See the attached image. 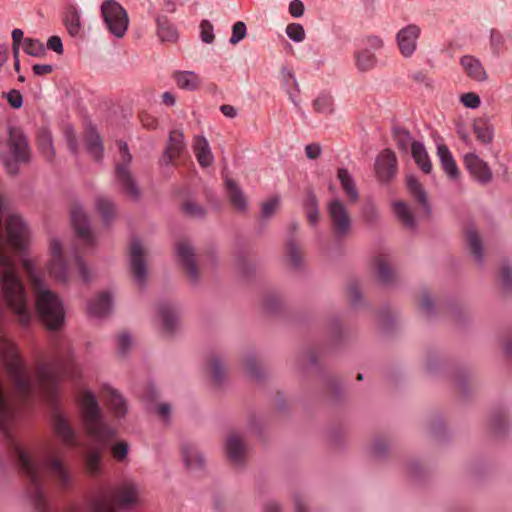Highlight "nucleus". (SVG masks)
Instances as JSON below:
<instances>
[{
    "label": "nucleus",
    "instance_id": "nucleus-1",
    "mask_svg": "<svg viewBox=\"0 0 512 512\" xmlns=\"http://www.w3.org/2000/svg\"><path fill=\"white\" fill-rule=\"evenodd\" d=\"M0 267L4 270L1 273L0 286L6 304L14 311L18 321L22 325L30 322V312L27 306L25 288L16 274L15 264L8 256L0 243Z\"/></svg>",
    "mask_w": 512,
    "mask_h": 512
},
{
    "label": "nucleus",
    "instance_id": "nucleus-2",
    "mask_svg": "<svg viewBox=\"0 0 512 512\" xmlns=\"http://www.w3.org/2000/svg\"><path fill=\"white\" fill-rule=\"evenodd\" d=\"M36 374L41 393L50 405L56 407L60 379L74 378L77 371L72 355L66 352L57 353L50 361L40 364Z\"/></svg>",
    "mask_w": 512,
    "mask_h": 512
},
{
    "label": "nucleus",
    "instance_id": "nucleus-3",
    "mask_svg": "<svg viewBox=\"0 0 512 512\" xmlns=\"http://www.w3.org/2000/svg\"><path fill=\"white\" fill-rule=\"evenodd\" d=\"M23 267L28 273L33 290L36 294V311L40 320L49 330H58L64 322V309L57 294L44 289L43 282L34 272L33 263L30 260L23 261Z\"/></svg>",
    "mask_w": 512,
    "mask_h": 512
},
{
    "label": "nucleus",
    "instance_id": "nucleus-4",
    "mask_svg": "<svg viewBox=\"0 0 512 512\" xmlns=\"http://www.w3.org/2000/svg\"><path fill=\"white\" fill-rule=\"evenodd\" d=\"M78 404L84 428L90 437L98 441H106L114 436L115 432L103 421L100 406L91 391H83Z\"/></svg>",
    "mask_w": 512,
    "mask_h": 512
},
{
    "label": "nucleus",
    "instance_id": "nucleus-5",
    "mask_svg": "<svg viewBox=\"0 0 512 512\" xmlns=\"http://www.w3.org/2000/svg\"><path fill=\"white\" fill-rule=\"evenodd\" d=\"M137 500V488L133 483H124L114 491H101L91 502L93 512H116L115 505L124 508Z\"/></svg>",
    "mask_w": 512,
    "mask_h": 512
},
{
    "label": "nucleus",
    "instance_id": "nucleus-6",
    "mask_svg": "<svg viewBox=\"0 0 512 512\" xmlns=\"http://www.w3.org/2000/svg\"><path fill=\"white\" fill-rule=\"evenodd\" d=\"M119 150L122 160L115 165V184L122 194L134 201H137L141 196V190L135 176L130 170L132 156L129 153L128 146L125 142H120Z\"/></svg>",
    "mask_w": 512,
    "mask_h": 512
},
{
    "label": "nucleus",
    "instance_id": "nucleus-7",
    "mask_svg": "<svg viewBox=\"0 0 512 512\" xmlns=\"http://www.w3.org/2000/svg\"><path fill=\"white\" fill-rule=\"evenodd\" d=\"M101 12L108 30L117 38L123 37L128 28L125 9L118 2L108 0L102 4Z\"/></svg>",
    "mask_w": 512,
    "mask_h": 512
},
{
    "label": "nucleus",
    "instance_id": "nucleus-8",
    "mask_svg": "<svg viewBox=\"0 0 512 512\" xmlns=\"http://www.w3.org/2000/svg\"><path fill=\"white\" fill-rule=\"evenodd\" d=\"M327 212L334 235L337 238L346 237L350 232L352 221L344 203L339 199H333L327 206Z\"/></svg>",
    "mask_w": 512,
    "mask_h": 512
},
{
    "label": "nucleus",
    "instance_id": "nucleus-9",
    "mask_svg": "<svg viewBox=\"0 0 512 512\" xmlns=\"http://www.w3.org/2000/svg\"><path fill=\"white\" fill-rule=\"evenodd\" d=\"M8 244L17 251L26 249L29 230L26 223L18 215H10L5 222Z\"/></svg>",
    "mask_w": 512,
    "mask_h": 512
},
{
    "label": "nucleus",
    "instance_id": "nucleus-10",
    "mask_svg": "<svg viewBox=\"0 0 512 512\" xmlns=\"http://www.w3.org/2000/svg\"><path fill=\"white\" fill-rule=\"evenodd\" d=\"M374 170L380 182H390L397 174V157L394 151L388 148L381 151L376 158Z\"/></svg>",
    "mask_w": 512,
    "mask_h": 512
},
{
    "label": "nucleus",
    "instance_id": "nucleus-11",
    "mask_svg": "<svg viewBox=\"0 0 512 512\" xmlns=\"http://www.w3.org/2000/svg\"><path fill=\"white\" fill-rule=\"evenodd\" d=\"M130 268L133 278L140 287H144L147 277L144 251L139 239H133L129 248Z\"/></svg>",
    "mask_w": 512,
    "mask_h": 512
},
{
    "label": "nucleus",
    "instance_id": "nucleus-12",
    "mask_svg": "<svg viewBox=\"0 0 512 512\" xmlns=\"http://www.w3.org/2000/svg\"><path fill=\"white\" fill-rule=\"evenodd\" d=\"M8 146L17 161L28 162L30 150L26 136L19 127L10 126L8 129Z\"/></svg>",
    "mask_w": 512,
    "mask_h": 512
},
{
    "label": "nucleus",
    "instance_id": "nucleus-13",
    "mask_svg": "<svg viewBox=\"0 0 512 512\" xmlns=\"http://www.w3.org/2000/svg\"><path fill=\"white\" fill-rule=\"evenodd\" d=\"M464 164L471 176L481 184H487L492 180V171L488 164L478 155L469 153L464 157Z\"/></svg>",
    "mask_w": 512,
    "mask_h": 512
},
{
    "label": "nucleus",
    "instance_id": "nucleus-14",
    "mask_svg": "<svg viewBox=\"0 0 512 512\" xmlns=\"http://www.w3.org/2000/svg\"><path fill=\"white\" fill-rule=\"evenodd\" d=\"M186 148L184 142V135L181 130H171L168 136L167 145L162 154V162L165 165L173 164L174 160L178 159Z\"/></svg>",
    "mask_w": 512,
    "mask_h": 512
},
{
    "label": "nucleus",
    "instance_id": "nucleus-15",
    "mask_svg": "<svg viewBox=\"0 0 512 512\" xmlns=\"http://www.w3.org/2000/svg\"><path fill=\"white\" fill-rule=\"evenodd\" d=\"M71 221L76 235L82 239L87 246H93L95 241L90 229L89 220L80 206L73 207L71 211Z\"/></svg>",
    "mask_w": 512,
    "mask_h": 512
},
{
    "label": "nucleus",
    "instance_id": "nucleus-16",
    "mask_svg": "<svg viewBox=\"0 0 512 512\" xmlns=\"http://www.w3.org/2000/svg\"><path fill=\"white\" fill-rule=\"evenodd\" d=\"M176 254L185 268L190 280L197 282L199 278L193 247L187 241H181L176 245Z\"/></svg>",
    "mask_w": 512,
    "mask_h": 512
},
{
    "label": "nucleus",
    "instance_id": "nucleus-17",
    "mask_svg": "<svg viewBox=\"0 0 512 512\" xmlns=\"http://www.w3.org/2000/svg\"><path fill=\"white\" fill-rule=\"evenodd\" d=\"M52 425L55 435L68 446H76V433L68 420L55 409L52 415Z\"/></svg>",
    "mask_w": 512,
    "mask_h": 512
},
{
    "label": "nucleus",
    "instance_id": "nucleus-18",
    "mask_svg": "<svg viewBox=\"0 0 512 512\" xmlns=\"http://www.w3.org/2000/svg\"><path fill=\"white\" fill-rule=\"evenodd\" d=\"M419 35L420 28L413 24L408 25L398 32L397 42L403 56L408 57L413 54Z\"/></svg>",
    "mask_w": 512,
    "mask_h": 512
},
{
    "label": "nucleus",
    "instance_id": "nucleus-19",
    "mask_svg": "<svg viewBox=\"0 0 512 512\" xmlns=\"http://www.w3.org/2000/svg\"><path fill=\"white\" fill-rule=\"evenodd\" d=\"M460 63L467 76L472 80L477 82H484L487 80V73L479 59L470 55H465L460 59Z\"/></svg>",
    "mask_w": 512,
    "mask_h": 512
},
{
    "label": "nucleus",
    "instance_id": "nucleus-20",
    "mask_svg": "<svg viewBox=\"0 0 512 512\" xmlns=\"http://www.w3.org/2000/svg\"><path fill=\"white\" fill-rule=\"evenodd\" d=\"M111 307V295L108 292H102L96 298L89 301L87 312L93 317H103L110 312Z\"/></svg>",
    "mask_w": 512,
    "mask_h": 512
},
{
    "label": "nucleus",
    "instance_id": "nucleus-21",
    "mask_svg": "<svg viewBox=\"0 0 512 512\" xmlns=\"http://www.w3.org/2000/svg\"><path fill=\"white\" fill-rule=\"evenodd\" d=\"M406 185L411 196L418 202V204L424 209L427 215L430 214L431 208L428 201L427 193L423 185L418 179L412 175L406 178Z\"/></svg>",
    "mask_w": 512,
    "mask_h": 512
},
{
    "label": "nucleus",
    "instance_id": "nucleus-22",
    "mask_svg": "<svg viewBox=\"0 0 512 512\" xmlns=\"http://www.w3.org/2000/svg\"><path fill=\"white\" fill-rule=\"evenodd\" d=\"M193 151L200 166L208 167L213 163L214 157L204 136L199 135L194 138Z\"/></svg>",
    "mask_w": 512,
    "mask_h": 512
},
{
    "label": "nucleus",
    "instance_id": "nucleus-23",
    "mask_svg": "<svg viewBox=\"0 0 512 512\" xmlns=\"http://www.w3.org/2000/svg\"><path fill=\"white\" fill-rule=\"evenodd\" d=\"M372 266L376 272L378 280L382 284H390L394 280V272L390 267L387 255L379 254L374 257Z\"/></svg>",
    "mask_w": 512,
    "mask_h": 512
},
{
    "label": "nucleus",
    "instance_id": "nucleus-24",
    "mask_svg": "<svg viewBox=\"0 0 512 512\" xmlns=\"http://www.w3.org/2000/svg\"><path fill=\"white\" fill-rule=\"evenodd\" d=\"M337 177L349 202L355 203L359 199V193L349 171L346 168H339L337 171Z\"/></svg>",
    "mask_w": 512,
    "mask_h": 512
},
{
    "label": "nucleus",
    "instance_id": "nucleus-25",
    "mask_svg": "<svg viewBox=\"0 0 512 512\" xmlns=\"http://www.w3.org/2000/svg\"><path fill=\"white\" fill-rule=\"evenodd\" d=\"M437 154L440 158L443 170L450 178L457 179L460 172L448 147L444 144L439 145L437 148Z\"/></svg>",
    "mask_w": 512,
    "mask_h": 512
},
{
    "label": "nucleus",
    "instance_id": "nucleus-26",
    "mask_svg": "<svg viewBox=\"0 0 512 512\" xmlns=\"http://www.w3.org/2000/svg\"><path fill=\"white\" fill-rule=\"evenodd\" d=\"M411 153L417 166L425 173L432 171V164L424 145L419 141L411 143Z\"/></svg>",
    "mask_w": 512,
    "mask_h": 512
},
{
    "label": "nucleus",
    "instance_id": "nucleus-27",
    "mask_svg": "<svg viewBox=\"0 0 512 512\" xmlns=\"http://www.w3.org/2000/svg\"><path fill=\"white\" fill-rule=\"evenodd\" d=\"M226 453L227 457L235 462L240 463L243 460L244 455V444L239 436L231 434L228 436L226 441Z\"/></svg>",
    "mask_w": 512,
    "mask_h": 512
},
{
    "label": "nucleus",
    "instance_id": "nucleus-28",
    "mask_svg": "<svg viewBox=\"0 0 512 512\" xmlns=\"http://www.w3.org/2000/svg\"><path fill=\"white\" fill-rule=\"evenodd\" d=\"M63 23L69 35L75 37L80 34L82 28L80 14L75 6L71 5L68 8H66L63 17Z\"/></svg>",
    "mask_w": 512,
    "mask_h": 512
},
{
    "label": "nucleus",
    "instance_id": "nucleus-29",
    "mask_svg": "<svg viewBox=\"0 0 512 512\" xmlns=\"http://www.w3.org/2000/svg\"><path fill=\"white\" fill-rule=\"evenodd\" d=\"M157 34L162 42H174L178 38V33L175 27L170 23L166 16H159L156 19Z\"/></svg>",
    "mask_w": 512,
    "mask_h": 512
},
{
    "label": "nucleus",
    "instance_id": "nucleus-30",
    "mask_svg": "<svg viewBox=\"0 0 512 512\" xmlns=\"http://www.w3.org/2000/svg\"><path fill=\"white\" fill-rule=\"evenodd\" d=\"M466 240L471 254L475 257L476 261L481 264L483 262L482 241L474 227H469L466 230Z\"/></svg>",
    "mask_w": 512,
    "mask_h": 512
},
{
    "label": "nucleus",
    "instance_id": "nucleus-31",
    "mask_svg": "<svg viewBox=\"0 0 512 512\" xmlns=\"http://www.w3.org/2000/svg\"><path fill=\"white\" fill-rule=\"evenodd\" d=\"M36 143L41 154L47 160H52L54 157V147L52 135L47 129H40L38 131Z\"/></svg>",
    "mask_w": 512,
    "mask_h": 512
},
{
    "label": "nucleus",
    "instance_id": "nucleus-32",
    "mask_svg": "<svg viewBox=\"0 0 512 512\" xmlns=\"http://www.w3.org/2000/svg\"><path fill=\"white\" fill-rule=\"evenodd\" d=\"M473 130L479 141L488 144L493 139V126L485 118H477L473 122Z\"/></svg>",
    "mask_w": 512,
    "mask_h": 512
},
{
    "label": "nucleus",
    "instance_id": "nucleus-33",
    "mask_svg": "<svg viewBox=\"0 0 512 512\" xmlns=\"http://www.w3.org/2000/svg\"><path fill=\"white\" fill-rule=\"evenodd\" d=\"M158 313L162 319L164 330L167 333H173L177 323V315L174 308L168 303H162L158 307Z\"/></svg>",
    "mask_w": 512,
    "mask_h": 512
},
{
    "label": "nucleus",
    "instance_id": "nucleus-34",
    "mask_svg": "<svg viewBox=\"0 0 512 512\" xmlns=\"http://www.w3.org/2000/svg\"><path fill=\"white\" fill-rule=\"evenodd\" d=\"M174 79L179 88L185 90H196L200 86V78L197 74L190 71L176 72Z\"/></svg>",
    "mask_w": 512,
    "mask_h": 512
},
{
    "label": "nucleus",
    "instance_id": "nucleus-35",
    "mask_svg": "<svg viewBox=\"0 0 512 512\" xmlns=\"http://www.w3.org/2000/svg\"><path fill=\"white\" fill-rule=\"evenodd\" d=\"M226 189L228 192L229 199L232 205L239 211H244L246 209L247 203L246 199L242 193V191L237 186L236 182L227 179L226 180Z\"/></svg>",
    "mask_w": 512,
    "mask_h": 512
},
{
    "label": "nucleus",
    "instance_id": "nucleus-36",
    "mask_svg": "<svg viewBox=\"0 0 512 512\" xmlns=\"http://www.w3.org/2000/svg\"><path fill=\"white\" fill-rule=\"evenodd\" d=\"M108 405L117 417H123L127 413L125 399L115 389H108Z\"/></svg>",
    "mask_w": 512,
    "mask_h": 512
},
{
    "label": "nucleus",
    "instance_id": "nucleus-37",
    "mask_svg": "<svg viewBox=\"0 0 512 512\" xmlns=\"http://www.w3.org/2000/svg\"><path fill=\"white\" fill-rule=\"evenodd\" d=\"M303 208L309 223L311 225L317 224L319 220L318 199L313 192L309 191L307 193L303 202Z\"/></svg>",
    "mask_w": 512,
    "mask_h": 512
},
{
    "label": "nucleus",
    "instance_id": "nucleus-38",
    "mask_svg": "<svg viewBox=\"0 0 512 512\" xmlns=\"http://www.w3.org/2000/svg\"><path fill=\"white\" fill-rule=\"evenodd\" d=\"M86 149L95 161L100 162L103 158L102 139L99 134L91 131L86 140Z\"/></svg>",
    "mask_w": 512,
    "mask_h": 512
},
{
    "label": "nucleus",
    "instance_id": "nucleus-39",
    "mask_svg": "<svg viewBox=\"0 0 512 512\" xmlns=\"http://www.w3.org/2000/svg\"><path fill=\"white\" fill-rule=\"evenodd\" d=\"M394 212L398 219L407 228L413 229L415 227L414 215L409 209L408 205L403 201H397L394 203Z\"/></svg>",
    "mask_w": 512,
    "mask_h": 512
},
{
    "label": "nucleus",
    "instance_id": "nucleus-40",
    "mask_svg": "<svg viewBox=\"0 0 512 512\" xmlns=\"http://www.w3.org/2000/svg\"><path fill=\"white\" fill-rule=\"evenodd\" d=\"M96 208L104 223L108 225L115 216L114 203L108 198L99 197L96 200Z\"/></svg>",
    "mask_w": 512,
    "mask_h": 512
},
{
    "label": "nucleus",
    "instance_id": "nucleus-41",
    "mask_svg": "<svg viewBox=\"0 0 512 512\" xmlns=\"http://www.w3.org/2000/svg\"><path fill=\"white\" fill-rule=\"evenodd\" d=\"M48 271H49L50 276L55 278L57 281H60L63 283L67 282V280H68L67 266L64 263L62 258L52 259L49 262Z\"/></svg>",
    "mask_w": 512,
    "mask_h": 512
},
{
    "label": "nucleus",
    "instance_id": "nucleus-42",
    "mask_svg": "<svg viewBox=\"0 0 512 512\" xmlns=\"http://www.w3.org/2000/svg\"><path fill=\"white\" fill-rule=\"evenodd\" d=\"M357 68L366 72L371 70L376 64V57L369 50L364 49L355 54Z\"/></svg>",
    "mask_w": 512,
    "mask_h": 512
},
{
    "label": "nucleus",
    "instance_id": "nucleus-43",
    "mask_svg": "<svg viewBox=\"0 0 512 512\" xmlns=\"http://www.w3.org/2000/svg\"><path fill=\"white\" fill-rule=\"evenodd\" d=\"M23 50L26 54L33 57H44L46 49L43 43L38 39L25 38L23 41Z\"/></svg>",
    "mask_w": 512,
    "mask_h": 512
},
{
    "label": "nucleus",
    "instance_id": "nucleus-44",
    "mask_svg": "<svg viewBox=\"0 0 512 512\" xmlns=\"http://www.w3.org/2000/svg\"><path fill=\"white\" fill-rule=\"evenodd\" d=\"M209 365L214 383L216 385H220L226 375V370L222 360L219 357L212 356L209 360Z\"/></svg>",
    "mask_w": 512,
    "mask_h": 512
},
{
    "label": "nucleus",
    "instance_id": "nucleus-45",
    "mask_svg": "<svg viewBox=\"0 0 512 512\" xmlns=\"http://www.w3.org/2000/svg\"><path fill=\"white\" fill-rule=\"evenodd\" d=\"M393 138L396 141L398 149L407 151L408 145L411 141V134L406 128L395 127L393 129Z\"/></svg>",
    "mask_w": 512,
    "mask_h": 512
},
{
    "label": "nucleus",
    "instance_id": "nucleus-46",
    "mask_svg": "<svg viewBox=\"0 0 512 512\" xmlns=\"http://www.w3.org/2000/svg\"><path fill=\"white\" fill-rule=\"evenodd\" d=\"M286 252L288 257L290 258L291 264L295 268H299L301 266L302 256L297 246L295 240L293 238H289L286 242Z\"/></svg>",
    "mask_w": 512,
    "mask_h": 512
},
{
    "label": "nucleus",
    "instance_id": "nucleus-47",
    "mask_svg": "<svg viewBox=\"0 0 512 512\" xmlns=\"http://www.w3.org/2000/svg\"><path fill=\"white\" fill-rule=\"evenodd\" d=\"M314 109L319 113H331L333 111V100L330 95H320L314 100Z\"/></svg>",
    "mask_w": 512,
    "mask_h": 512
},
{
    "label": "nucleus",
    "instance_id": "nucleus-48",
    "mask_svg": "<svg viewBox=\"0 0 512 512\" xmlns=\"http://www.w3.org/2000/svg\"><path fill=\"white\" fill-rule=\"evenodd\" d=\"M101 455L97 451L90 452L86 457V468L92 475H96L100 471Z\"/></svg>",
    "mask_w": 512,
    "mask_h": 512
},
{
    "label": "nucleus",
    "instance_id": "nucleus-49",
    "mask_svg": "<svg viewBox=\"0 0 512 512\" xmlns=\"http://www.w3.org/2000/svg\"><path fill=\"white\" fill-rule=\"evenodd\" d=\"M183 459L188 467H202L204 465V458L201 455L194 454L189 447L183 448Z\"/></svg>",
    "mask_w": 512,
    "mask_h": 512
},
{
    "label": "nucleus",
    "instance_id": "nucleus-50",
    "mask_svg": "<svg viewBox=\"0 0 512 512\" xmlns=\"http://www.w3.org/2000/svg\"><path fill=\"white\" fill-rule=\"evenodd\" d=\"M246 373L254 379H261L263 376L262 369L258 365L255 357L249 356L245 359Z\"/></svg>",
    "mask_w": 512,
    "mask_h": 512
},
{
    "label": "nucleus",
    "instance_id": "nucleus-51",
    "mask_svg": "<svg viewBox=\"0 0 512 512\" xmlns=\"http://www.w3.org/2000/svg\"><path fill=\"white\" fill-rule=\"evenodd\" d=\"M247 28L246 24L242 21L236 22L232 27V35L229 42L233 45L237 44L246 37Z\"/></svg>",
    "mask_w": 512,
    "mask_h": 512
},
{
    "label": "nucleus",
    "instance_id": "nucleus-52",
    "mask_svg": "<svg viewBox=\"0 0 512 512\" xmlns=\"http://www.w3.org/2000/svg\"><path fill=\"white\" fill-rule=\"evenodd\" d=\"M286 33L295 42H301L305 38V31L301 24L291 23L286 27Z\"/></svg>",
    "mask_w": 512,
    "mask_h": 512
},
{
    "label": "nucleus",
    "instance_id": "nucleus-53",
    "mask_svg": "<svg viewBox=\"0 0 512 512\" xmlns=\"http://www.w3.org/2000/svg\"><path fill=\"white\" fill-rule=\"evenodd\" d=\"M182 209L184 211L185 214L191 216V217H198V218H201L205 215V210L204 208L195 203V202H192V201H186L183 205H182Z\"/></svg>",
    "mask_w": 512,
    "mask_h": 512
},
{
    "label": "nucleus",
    "instance_id": "nucleus-54",
    "mask_svg": "<svg viewBox=\"0 0 512 512\" xmlns=\"http://www.w3.org/2000/svg\"><path fill=\"white\" fill-rule=\"evenodd\" d=\"M200 29L201 40L207 44L212 43L215 39L213 25L208 20H202L200 23Z\"/></svg>",
    "mask_w": 512,
    "mask_h": 512
},
{
    "label": "nucleus",
    "instance_id": "nucleus-55",
    "mask_svg": "<svg viewBox=\"0 0 512 512\" xmlns=\"http://www.w3.org/2000/svg\"><path fill=\"white\" fill-rule=\"evenodd\" d=\"M3 97L7 99L9 105L14 109H19L23 105L22 94L17 89H11L9 92L4 93Z\"/></svg>",
    "mask_w": 512,
    "mask_h": 512
},
{
    "label": "nucleus",
    "instance_id": "nucleus-56",
    "mask_svg": "<svg viewBox=\"0 0 512 512\" xmlns=\"http://www.w3.org/2000/svg\"><path fill=\"white\" fill-rule=\"evenodd\" d=\"M128 450V443L121 441L112 446L111 453L117 461H123L127 457Z\"/></svg>",
    "mask_w": 512,
    "mask_h": 512
},
{
    "label": "nucleus",
    "instance_id": "nucleus-57",
    "mask_svg": "<svg viewBox=\"0 0 512 512\" xmlns=\"http://www.w3.org/2000/svg\"><path fill=\"white\" fill-rule=\"evenodd\" d=\"M500 279L502 288L505 291H510L512 288V270L509 266H502L500 271Z\"/></svg>",
    "mask_w": 512,
    "mask_h": 512
},
{
    "label": "nucleus",
    "instance_id": "nucleus-58",
    "mask_svg": "<svg viewBox=\"0 0 512 512\" xmlns=\"http://www.w3.org/2000/svg\"><path fill=\"white\" fill-rule=\"evenodd\" d=\"M462 104L467 108H478L481 104L480 97L474 92H468L461 96Z\"/></svg>",
    "mask_w": 512,
    "mask_h": 512
},
{
    "label": "nucleus",
    "instance_id": "nucleus-59",
    "mask_svg": "<svg viewBox=\"0 0 512 512\" xmlns=\"http://www.w3.org/2000/svg\"><path fill=\"white\" fill-rule=\"evenodd\" d=\"M279 205V198L272 197L262 205V217L269 218L274 214Z\"/></svg>",
    "mask_w": 512,
    "mask_h": 512
},
{
    "label": "nucleus",
    "instance_id": "nucleus-60",
    "mask_svg": "<svg viewBox=\"0 0 512 512\" xmlns=\"http://www.w3.org/2000/svg\"><path fill=\"white\" fill-rule=\"evenodd\" d=\"M362 215L364 220L370 224L376 222L378 219V211L376 207L371 203H368L363 207Z\"/></svg>",
    "mask_w": 512,
    "mask_h": 512
},
{
    "label": "nucleus",
    "instance_id": "nucleus-61",
    "mask_svg": "<svg viewBox=\"0 0 512 512\" xmlns=\"http://www.w3.org/2000/svg\"><path fill=\"white\" fill-rule=\"evenodd\" d=\"M348 295L351 305H356L361 301L362 295L357 282L353 281L349 284Z\"/></svg>",
    "mask_w": 512,
    "mask_h": 512
},
{
    "label": "nucleus",
    "instance_id": "nucleus-62",
    "mask_svg": "<svg viewBox=\"0 0 512 512\" xmlns=\"http://www.w3.org/2000/svg\"><path fill=\"white\" fill-rule=\"evenodd\" d=\"M490 41H491V46L493 47L495 52L499 53L504 44V39H503L502 34L499 31L492 29L491 35H490Z\"/></svg>",
    "mask_w": 512,
    "mask_h": 512
},
{
    "label": "nucleus",
    "instance_id": "nucleus-63",
    "mask_svg": "<svg viewBox=\"0 0 512 512\" xmlns=\"http://www.w3.org/2000/svg\"><path fill=\"white\" fill-rule=\"evenodd\" d=\"M131 346V337L128 333H121L118 336V350L121 354H126Z\"/></svg>",
    "mask_w": 512,
    "mask_h": 512
},
{
    "label": "nucleus",
    "instance_id": "nucleus-64",
    "mask_svg": "<svg viewBox=\"0 0 512 512\" xmlns=\"http://www.w3.org/2000/svg\"><path fill=\"white\" fill-rule=\"evenodd\" d=\"M47 48L56 52L57 54L63 53V44L59 36H51L47 41Z\"/></svg>",
    "mask_w": 512,
    "mask_h": 512
}]
</instances>
